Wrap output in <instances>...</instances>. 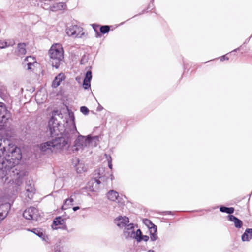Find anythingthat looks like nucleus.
Wrapping results in <instances>:
<instances>
[{
	"label": "nucleus",
	"instance_id": "26",
	"mask_svg": "<svg viewBox=\"0 0 252 252\" xmlns=\"http://www.w3.org/2000/svg\"><path fill=\"white\" fill-rule=\"evenodd\" d=\"M56 6H54L55 8H57L58 10H61L63 9H64L66 6L65 3L60 2L56 4Z\"/></svg>",
	"mask_w": 252,
	"mask_h": 252
},
{
	"label": "nucleus",
	"instance_id": "3",
	"mask_svg": "<svg viewBox=\"0 0 252 252\" xmlns=\"http://www.w3.org/2000/svg\"><path fill=\"white\" fill-rule=\"evenodd\" d=\"M50 61L53 67L58 69L64 58V51L60 44L53 45L49 52Z\"/></svg>",
	"mask_w": 252,
	"mask_h": 252
},
{
	"label": "nucleus",
	"instance_id": "10",
	"mask_svg": "<svg viewBox=\"0 0 252 252\" xmlns=\"http://www.w3.org/2000/svg\"><path fill=\"white\" fill-rule=\"evenodd\" d=\"M26 194L30 200H32L35 193V189L34 185L29 181L26 183L25 187Z\"/></svg>",
	"mask_w": 252,
	"mask_h": 252
},
{
	"label": "nucleus",
	"instance_id": "36",
	"mask_svg": "<svg viewBox=\"0 0 252 252\" xmlns=\"http://www.w3.org/2000/svg\"><path fill=\"white\" fill-rule=\"evenodd\" d=\"M235 226L237 228H241L243 225V221H234Z\"/></svg>",
	"mask_w": 252,
	"mask_h": 252
},
{
	"label": "nucleus",
	"instance_id": "27",
	"mask_svg": "<svg viewBox=\"0 0 252 252\" xmlns=\"http://www.w3.org/2000/svg\"><path fill=\"white\" fill-rule=\"evenodd\" d=\"M5 147L2 145V140L0 139V157L5 154Z\"/></svg>",
	"mask_w": 252,
	"mask_h": 252
},
{
	"label": "nucleus",
	"instance_id": "29",
	"mask_svg": "<svg viewBox=\"0 0 252 252\" xmlns=\"http://www.w3.org/2000/svg\"><path fill=\"white\" fill-rule=\"evenodd\" d=\"M40 94H41V92H37L36 93V94L35 95V99L37 101H38L39 103H42L43 101H45L46 99V96H44V98H42V101H39V98H40Z\"/></svg>",
	"mask_w": 252,
	"mask_h": 252
},
{
	"label": "nucleus",
	"instance_id": "11",
	"mask_svg": "<svg viewBox=\"0 0 252 252\" xmlns=\"http://www.w3.org/2000/svg\"><path fill=\"white\" fill-rule=\"evenodd\" d=\"M92 78V71L91 70H88L86 74L85 78L83 80V87L84 89L87 90L90 88L91 87V80Z\"/></svg>",
	"mask_w": 252,
	"mask_h": 252
},
{
	"label": "nucleus",
	"instance_id": "47",
	"mask_svg": "<svg viewBox=\"0 0 252 252\" xmlns=\"http://www.w3.org/2000/svg\"><path fill=\"white\" fill-rule=\"evenodd\" d=\"M145 220V221H147V220H149L148 219H146H146H143V220Z\"/></svg>",
	"mask_w": 252,
	"mask_h": 252
},
{
	"label": "nucleus",
	"instance_id": "34",
	"mask_svg": "<svg viewBox=\"0 0 252 252\" xmlns=\"http://www.w3.org/2000/svg\"><path fill=\"white\" fill-rule=\"evenodd\" d=\"M7 46L8 45L7 42L0 40V49L4 48Z\"/></svg>",
	"mask_w": 252,
	"mask_h": 252
},
{
	"label": "nucleus",
	"instance_id": "49",
	"mask_svg": "<svg viewBox=\"0 0 252 252\" xmlns=\"http://www.w3.org/2000/svg\"><path fill=\"white\" fill-rule=\"evenodd\" d=\"M248 41V40H246L245 42H244V44L246 43Z\"/></svg>",
	"mask_w": 252,
	"mask_h": 252
},
{
	"label": "nucleus",
	"instance_id": "42",
	"mask_svg": "<svg viewBox=\"0 0 252 252\" xmlns=\"http://www.w3.org/2000/svg\"><path fill=\"white\" fill-rule=\"evenodd\" d=\"M108 167H109V168L110 169H112V162H111V159L110 160L108 159Z\"/></svg>",
	"mask_w": 252,
	"mask_h": 252
},
{
	"label": "nucleus",
	"instance_id": "50",
	"mask_svg": "<svg viewBox=\"0 0 252 252\" xmlns=\"http://www.w3.org/2000/svg\"><path fill=\"white\" fill-rule=\"evenodd\" d=\"M150 5H149L148 9L150 8Z\"/></svg>",
	"mask_w": 252,
	"mask_h": 252
},
{
	"label": "nucleus",
	"instance_id": "24",
	"mask_svg": "<svg viewBox=\"0 0 252 252\" xmlns=\"http://www.w3.org/2000/svg\"><path fill=\"white\" fill-rule=\"evenodd\" d=\"M144 222H148L149 223L150 225H152V226L151 227H149V231H150V234H157V226L156 225H155L154 224H153L152 223V221H144ZM145 224H146V223H145Z\"/></svg>",
	"mask_w": 252,
	"mask_h": 252
},
{
	"label": "nucleus",
	"instance_id": "7",
	"mask_svg": "<svg viewBox=\"0 0 252 252\" xmlns=\"http://www.w3.org/2000/svg\"><path fill=\"white\" fill-rule=\"evenodd\" d=\"M66 33L69 36L73 37H81L84 34L83 28L77 25H71L67 27L66 29Z\"/></svg>",
	"mask_w": 252,
	"mask_h": 252
},
{
	"label": "nucleus",
	"instance_id": "25",
	"mask_svg": "<svg viewBox=\"0 0 252 252\" xmlns=\"http://www.w3.org/2000/svg\"><path fill=\"white\" fill-rule=\"evenodd\" d=\"M110 26L108 25L101 26L99 28L100 32L102 34L108 33L110 31Z\"/></svg>",
	"mask_w": 252,
	"mask_h": 252
},
{
	"label": "nucleus",
	"instance_id": "52",
	"mask_svg": "<svg viewBox=\"0 0 252 252\" xmlns=\"http://www.w3.org/2000/svg\"><path fill=\"white\" fill-rule=\"evenodd\" d=\"M154 0H152V1H153Z\"/></svg>",
	"mask_w": 252,
	"mask_h": 252
},
{
	"label": "nucleus",
	"instance_id": "40",
	"mask_svg": "<svg viewBox=\"0 0 252 252\" xmlns=\"http://www.w3.org/2000/svg\"><path fill=\"white\" fill-rule=\"evenodd\" d=\"M228 59H229V58L227 57H226V55H223L222 57H221V58H220L221 61H223L225 60H228Z\"/></svg>",
	"mask_w": 252,
	"mask_h": 252
},
{
	"label": "nucleus",
	"instance_id": "13",
	"mask_svg": "<svg viewBox=\"0 0 252 252\" xmlns=\"http://www.w3.org/2000/svg\"><path fill=\"white\" fill-rule=\"evenodd\" d=\"M149 239V236L147 235H143L140 229H138L136 231L135 240L137 242H140L142 240L147 242Z\"/></svg>",
	"mask_w": 252,
	"mask_h": 252
},
{
	"label": "nucleus",
	"instance_id": "23",
	"mask_svg": "<svg viewBox=\"0 0 252 252\" xmlns=\"http://www.w3.org/2000/svg\"><path fill=\"white\" fill-rule=\"evenodd\" d=\"M103 171V169H99L97 171V174H98V176L97 177L99 178V179H97L96 178H95L94 179V180L95 181V182L97 184H100L101 183V181L99 180V179H101V180H103V179L104 178V177L102 175V174H101V172H102Z\"/></svg>",
	"mask_w": 252,
	"mask_h": 252
},
{
	"label": "nucleus",
	"instance_id": "6",
	"mask_svg": "<svg viewBox=\"0 0 252 252\" xmlns=\"http://www.w3.org/2000/svg\"><path fill=\"white\" fill-rule=\"evenodd\" d=\"M24 218L28 220H38L39 219V213L37 208L30 207L26 209L23 213Z\"/></svg>",
	"mask_w": 252,
	"mask_h": 252
},
{
	"label": "nucleus",
	"instance_id": "8",
	"mask_svg": "<svg viewBox=\"0 0 252 252\" xmlns=\"http://www.w3.org/2000/svg\"><path fill=\"white\" fill-rule=\"evenodd\" d=\"M39 148L43 154H54L51 140L40 144Z\"/></svg>",
	"mask_w": 252,
	"mask_h": 252
},
{
	"label": "nucleus",
	"instance_id": "38",
	"mask_svg": "<svg viewBox=\"0 0 252 252\" xmlns=\"http://www.w3.org/2000/svg\"><path fill=\"white\" fill-rule=\"evenodd\" d=\"M7 215V213L0 212V220H2Z\"/></svg>",
	"mask_w": 252,
	"mask_h": 252
},
{
	"label": "nucleus",
	"instance_id": "43",
	"mask_svg": "<svg viewBox=\"0 0 252 252\" xmlns=\"http://www.w3.org/2000/svg\"><path fill=\"white\" fill-rule=\"evenodd\" d=\"M103 109V107H102V106H100V105H99V106L97 107V111H101Z\"/></svg>",
	"mask_w": 252,
	"mask_h": 252
},
{
	"label": "nucleus",
	"instance_id": "17",
	"mask_svg": "<svg viewBox=\"0 0 252 252\" xmlns=\"http://www.w3.org/2000/svg\"><path fill=\"white\" fill-rule=\"evenodd\" d=\"M26 44L24 43H20L18 44V55L19 56H22L26 53Z\"/></svg>",
	"mask_w": 252,
	"mask_h": 252
},
{
	"label": "nucleus",
	"instance_id": "9",
	"mask_svg": "<svg viewBox=\"0 0 252 252\" xmlns=\"http://www.w3.org/2000/svg\"><path fill=\"white\" fill-rule=\"evenodd\" d=\"M9 117V113L5 105L2 102H0V122L6 123Z\"/></svg>",
	"mask_w": 252,
	"mask_h": 252
},
{
	"label": "nucleus",
	"instance_id": "30",
	"mask_svg": "<svg viewBox=\"0 0 252 252\" xmlns=\"http://www.w3.org/2000/svg\"><path fill=\"white\" fill-rule=\"evenodd\" d=\"M80 111L85 115L88 114L89 110L88 108L86 106H81L80 107Z\"/></svg>",
	"mask_w": 252,
	"mask_h": 252
},
{
	"label": "nucleus",
	"instance_id": "48",
	"mask_svg": "<svg viewBox=\"0 0 252 252\" xmlns=\"http://www.w3.org/2000/svg\"><path fill=\"white\" fill-rule=\"evenodd\" d=\"M239 50V48H237V49H236L234 50H233V51L235 52V51H238V50Z\"/></svg>",
	"mask_w": 252,
	"mask_h": 252
},
{
	"label": "nucleus",
	"instance_id": "15",
	"mask_svg": "<svg viewBox=\"0 0 252 252\" xmlns=\"http://www.w3.org/2000/svg\"><path fill=\"white\" fill-rule=\"evenodd\" d=\"M107 198L112 201H115L119 197V193L114 190L108 191L106 194Z\"/></svg>",
	"mask_w": 252,
	"mask_h": 252
},
{
	"label": "nucleus",
	"instance_id": "39",
	"mask_svg": "<svg viewBox=\"0 0 252 252\" xmlns=\"http://www.w3.org/2000/svg\"><path fill=\"white\" fill-rule=\"evenodd\" d=\"M34 63V61H33V63L31 62H29L27 63V66H28V70H31L32 69V66L33 65V64Z\"/></svg>",
	"mask_w": 252,
	"mask_h": 252
},
{
	"label": "nucleus",
	"instance_id": "2",
	"mask_svg": "<svg viewBox=\"0 0 252 252\" xmlns=\"http://www.w3.org/2000/svg\"><path fill=\"white\" fill-rule=\"evenodd\" d=\"M5 160L2 163V167L0 171L3 181L16 182L22 177L23 172L18 169V164L22 158L20 149L14 145L5 150Z\"/></svg>",
	"mask_w": 252,
	"mask_h": 252
},
{
	"label": "nucleus",
	"instance_id": "5",
	"mask_svg": "<svg viewBox=\"0 0 252 252\" xmlns=\"http://www.w3.org/2000/svg\"><path fill=\"white\" fill-rule=\"evenodd\" d=\"M93 138L88 135L87 137L79 135L75 140L73 146L72 147L73 153L78 151L80 149H83L89 145L92 141Z\"/></svg>",
	"mask_w": 252,
	"mask_h": 252
},
{
	"label": "nucleus",
	"instance_id": "4",
	"mask_svg": "<svg viewBox=\"0 0 252 252\" xmlns=\"http://www.w3.org/2000/svg\"><path fill=\"white\" fill-rule=\"evenodd\" d=\"M130 221H120L117 223V225L120 228L123 229V235L126 239H135L136 231L134 230L133 223Z\"/></svg>",
	"mask_w": 252,
	"mask_h": 252
},
{
	"label": "nucleus",
	"instance_id": "37",
	"mask_svg": "<svg viewBox=\"0 0 252 252\" xmlns=\"http://www.w3.org/2000/svg\"><path fill=\"white\" fill-rule=\"evenodd\" d=\"M55 252H63V248L60 246H57L55 248Z\"/></svg>",
	"mask_w": 252,
	"mask_h": 252
},
{
	"label": "nucleus",
	"instance_id": "20",
	"mask_svg": "<svg viewBox=\"0 0 252 252\" xmlns=\"http://www.w3.org/2000/svg\"><path fill=\"white\" fill-rule=\"evenodd\" d=\"M73 201L74 199L71 197L70 198L65 199L63 205L62 206V209L63 210L67 209L71 205H72V203L73 202Z\"/></svg>",
	"mask_w": 252,
	"mask_h": 252
},
{
	"label": "nucleus",
	"instance_id": "16",
	"mask_svg": "<svg viewBox=\"0 0 252 252\" xmlns=\"http://www.w3.org/2000/svg\"><path fill=\"white\" fill-rule=\"evenodd\" d=\"M52 227L53 229H66V226L65 224V221H53Z\"/></svg>",
	"mask_w": 252,
	"mask_h": 252
},
{
	"label": "nucleus",
	"instance_id": "32",
	"mask_svg": "<svg viewBox=\"0 0 252 252\" xmlns=\"http://www.w3.org/2000/svg\"><path fill=\"white\" fill-rule=\"evenodd\" d=\"M228 217L229 220H241L240 219L231 214H229Z\"/></svg>",
	"mask_w": 252,
	"mask_h": 252
},
{
	"label": "nucleus",
	"instance_id": "1",
	"mask_svg": "<svg viewBox=\"0 0 252 252\" xmlns=\"http://www.w3.org/2000/svg\"><path fill=\"white\" fill-rule=\"evenodd\" d=\"M58 111H54L52 116L48 122V128L51 137L53 138L51 141L53 145L54 154H70V146L68 140L63 136H67L69 133L74 134L78 132L75 123L74 115L69 114V120L66 121V126H61L59 122L55 118Z\"/></svg>",
	"mask_w": 252,
	"mask_h": 252
},
{
	"label": "nucleus",
	"instance_id": "22",
	"mask_svg": "<svg viewBox=\"0 0 252 252\" xmlns=\"http://www.w3.org/2000/svg\"><path fill=\"white\" fill-rule=\"evenodd\" d=\"M166 215H173V213L171 211H164L162 212V213H157L154 217L155 218H158V219H164L163 218H162L161 216ZM164 220H167V219H164Z\"/></svg>",
	"mask_w": 252,
	"mask_h": 252
},
{
	"label": "nucleus",
	"instance_id": "41",
	"mask_svg": "<svg viewBox=\"0 0 252 252\" xmlns=\"http://www.w3.org/2000/svg\"><path fill=\"white\" fill-rule=\"evenodd\" d=\"M64 220L60 216H59V217H56L54 220Z\"/></svg>",
	"mask_w": 252,
	"mask_h": 252
},
{
	"label": "nucleus",
	"instance_id": "28",
	"mask_svg": "<svg viewBox=\"0 0 252 252\" xmlns=\"http://www.w3.org/2000/svg\"><path fill=\"white\" fill-rule=\"evenodd\" d=\"M114 220H129V218L126 216H119Z\"/></svg>",
	"mask_w": 252,
	"mask_h": 252
},
{
	"label": "nucleus",
	"instance_id": "35",
	"mask_svg": "<svg viewBox=\"0 0 252 252\" xmlns=\"http://www.w3.org/2000/svg\"><path fill=\"white\" fill-rule=\"evenodd\" d=\"M158 239L157 234H150V239L152 241H155Z\"/></svg>",
	"mask_w": 252,
	"mask_h": 252
},
{
	"label": "nucleus",
	"instance_id": "51",
	"mask_svg": "<svg viewBox=\"0 0 252 252\" xmlns=\"http://www.w3.org/2000/svg\"><path fill=\"white\" fill-rule=\"evenodd\" d=\"M249 39H250V38H249V39H247V40H248V41H249Z\"/></svg>",
	"mask_w": 252,
	"mask_h": 252
},
{
	"label": "nucleus",
	"instance_id": "31",
	"mask_svg": "<svg viewBox=\"0 0 252 252\" xmlns=\"http://www.w3.org/2000/svg\"><path fill=\"white\" fill-rule=\"evenodd\" d=\"M72 164L74 165V166L75 167L77 164H80V160L79 159L75 157L72 160Z\"/></svg>",
	"mask_w": 252,
	"mask_h": 252
},
{
	"label": "nucleus",
	"instance_id": "33",
	"mask_svg": "<svg viewBox=\"0 0 252 252\" xmlns=\"http://www.w3.org/2000/svg\"><path fill=\"white\" fill-rule=\"evenodd\" d=\"M93 28L94 30L96 32V34H97L96 37L98 36V35H99L98 30L99 29V26L96 24H93L92 25Z\"/></svg>",
	"mask_w": 252,
	"mask_h": 252
},
{
	"label": "nucleus",
	"instance_id": "46",
	"mask_svg": "<svg viewBox=\"0 0 252 252\" xmlns=\"http://www.w3.org/2000/svg\"><path fill=\"white\" fill-rule=\"evenodd\" d=\"M147 252H155V251L152 250H149V251H148Z\"/></svg>",
	"mask_w": 252,
	"mask_h": 252
},
{
	"label": "nucleus",
	"instance_id": "14",
	"mask_svg": "<svg viewBox=\"0 0 252 252\" xmlns=\"http://www.w3.org/2000/svg\"><path fill=\"white\" fill-rule=\"evenodd\" d=\"M241 238L243 241H248L252 239V229H247L242 235Z\"/></svg>",
	"mask_w": 252,
	"mask_h": 252
},
{
	"label": "nucleus",
	"instance_id": "44",
	"mask_svg": "<svg viewBox=\"0 0 252 252\" xmlns=\"http://www.w3.org/2000/svg\"><path fill=\"white\" fill-rule=\"evenodd\" d=\"M80 209L79 206H75L73 207V210L74 211H76L77 210H79Z\"/></svg>",
	"mask_w": 252,
	"mask_h": 252
},
{
	"label": "nucleus",
	"instance_id": "45",
	"mask_svg": "<svg viewBox=\"0 0 252 252\" xmlns=\"http://www.w3.org/2000/svg\"><path fill=\"white\" fill-rule=\"evenodd\" d=\"M32 57L31 56L27 57V58H26V60L27 61H28L29 59H32Z\"/></svg>",
	"mask_w": 252,
	"mask_h": 252
},
{
	"label": "nucleus",
	"instance_id": "21",
	"mask_svg": "<svg viewBox=\"0 0 252 252\" xmlns=\"http://www.w3.org/2000/svg\"><path fill=\"white\" fill-rule=\"evenodd\" d=\"M75 167L76 168V172L78 173H81L85 172L87 169L84 164L82 163L77 164Z\"/></svg>",
	"mask_w": 252,
	"mask_h": 252
},
{
	"label": "nucleus",
	"instance_id": "19",
	"mask_svg": "<svg viewBox=\"0 0 252 252\" xmlns=\"http://www.w3.org/2000/svg\"><path fill=\"white\" fill-rule=\"evenodd\" d=\"M220 211L228 214H232L234 212V208L233 207H227L222 205L220 207Z\"/></svg>",
	"mask_w": 252,
	"mask_h": 252
},
{
	"label": "nucleus",
	"instance_id": "18",
	"mask_svg": "<svg viewBox=\"0 0 252 252\" xmlns=\"http://www.w3.org/2000/svg\"><path fill=\"white\" fill-rule=\"evenodd\" d=\"M27 230L29 231H31L33 233L35 234L36 235L42 238V240L44 241H46V239L48 238L47 236H45V234H43L42 232H41L40 230H38L37 229L34 228L32 230L28 229Z\"/></svg>",
	"mask_w": 252,
	"mask_h": 252
},
{
	"label": "nucleus",
	"instance_id": "12",
	"mask_svg": "<svg viewBox=\"0 0 252 252\" xmlns=\"http://www.w3.org/2000/svg\"><path fill=\"white\" fill-rule=\"evenodd\" d=\"M65 78V76L63 73H59L53 80L52 83V87L54 88H57L60 85L61 82L64 80Z\"/></svg>",
	"mask_w": 252,
	"mask_h": 252
}]
</instances>
